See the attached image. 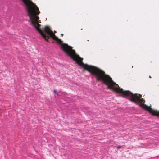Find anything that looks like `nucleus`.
Returning <instances> with one entry per match:
<instances>
[{"instance_id":"obj_1","label":"nucleus","mask_w":159,"mask_h":159,"mask_svg":"<svg viewBox=\"0 0 159 159\" xmlns=\"http://www.w3.org/2000/svg\"><path fill=\"white\" fill-rule=\"evenodd\" d=\"M124 97L128 98L131 101L135 103L138 104L141 103L140 106L141 107L148 110L152 115L159 116V111L153 110L144 104L145 101L143 98H140L141 96L140 94H133L129 91H124Z\"/></svg>"},{"instance_id":"obj_2","label":"nucleus","mask_w":159,"mask_h":159,"mask_svg":"<svg viewBox=\"0 0 159 159\" xmlns=\"http://www.w3.org/2000/svg\"><path fill=\"white\" fill-rule=\"evenodd\" d=\"M26 6L27 10H37V5L30 0H22Z\"/></svg>"},{"instance_id":"obj_3","label":"nucleus","mask_w":159,"mask_h":159,"mask_svg":"<svg viewBox=\"0 0 159 159\" xmlns=\"http://www.w3.org/2000/svg\"><path fill=\"white\" fill-rule=\"evenodd\" d=\"M117 148L118 149H120L121 148H124V146L119 145L117 147Z\"/></svg>"},{"instance_id":"obj_4","label":"nucleus","mask_w":159,"mask_h":159,"mask_svg":"<svg viewBox=\"0 0 159 159\" xmlns=\"http://www.w3.org/2000/svg\"><path fill=\"white\" fill-rule=\"evenodd\" d=\"M53 92L54 93H57L56 90H53Z\"/></svg>"},{"instance_id":"obj_5","label":"nucleus","mask_w":159,"mask_h":159,"mask_svg":"<svg viewBox=\"0 0 159 159\" xmlns=\"http://www.w3.org/2000/svg\"><path fill=\"white\" fill-rule=\"evenodd\" d=\"M56 94L57 95V96H59V95H58V93H57Z\"/></svg>"},{"instance_id":"obj_6","label":"nucleus","mask_w":159,"mask_h":159,"mask_svg":"<svg viewBox=\"0 0 159 159\" xmlns=\"http://www.w3.org/2000/svg\"><path fill=\"white\" fill-rule=\"evenodd\" d=\"M149 78H151V76H149Z\"/></svg>"},{"instance_id":"obj_7","label":"nucleus","mask_w":159,"mask_h":159,"mask_svg":"<svg viewBox=\"0 0 159 159\" xmlns=\"http://www.w3.org/2000/svg\"><path fill=\"white\" fill-rule=\"evenodd\" d=\"M61 35H63V34H61Z\"/></svg>"}]
</instances>
